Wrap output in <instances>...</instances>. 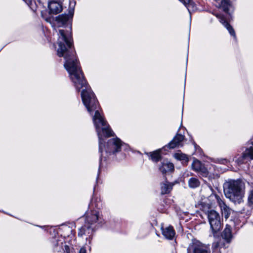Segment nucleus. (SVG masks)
Instances as JSON below:
<instances>
[{
	"label": "nucleus",
	"instance_id": "8",
	"mask_svg": "<svg viewBox=\"0 0 253 253\" xmlns=\"http://www.w3.org/2000/svg\"><path fill=\"white\" fill-rule=\"evenodd\" d=\"M192 169L196 171L201 173V174L206 177L208 174V171L205 166L201 163V162L197 160L194 159L192 164Z\"/></svg>",
	"mask_w": 253,
	"mask_h": 253
},
{
	"label": "nucleus",
	"instance_id": "19",
	"mask_svg": "<svg viewBox=\"0 0 253 253\" xmlns=\"http://www.w3.org/2000/svg\"><path fill=\"white\" fill-rule=\"evenodd\" d=\"M160 151L161 150L159 149L152 152L147 153V154L153 162H157L160 160L161 158Z\"/></svg>",
	"mask_w": 253,
	"mask_h": 253
},
{
	"label": "nucleus",
	"instance_id": "2",
	"mask_svg": "<svg viewBox=\"0 0 253 253\" xmlns=\"http://www.w3.org/2000/svg\"><path fill=\"white\" fill-rule=\"evenodd\" d=\"M224 192L230 201L240 203L244 195L245 185L241 180H229L224 183Z\"/></svg>",
	"mask_w": 253,
	"mask_h": 253
},
{
	"label": "nucleus",
	"instance_id": "10",
	"mask_svg": "<svg viewBox=\"0 0 253 253\" xmlns=\"http://www.w3.org/2000/svg\"><path fill=\"white\" fill-rule=\"evenodd\" d=\"M94 230L95 228L89 226V225H87V224L84 223V225L79 229L78 235L81 237H82L84 235L89 236V240H90V237L92 235Z\"/></svg>",
	"mask_w": 253,
	"mask_h": 253
},
{
	"label": "nucleus",
	"instance_id": "17",
	"mask_svg": "<svg viewBox=\"0 0 253 253\" xmlns=\"http://www.w3.org/2000/svg\"><path fill=\"white\" fill-rule=\"evenodd\" d=\"M182 2L187 7L189 12L195 11L197 9L196 5L193 2L192 0H179Z\"/></svg>",
	"mask_w": 253,
	"mask_h": 253
},
{
	"label": "nucleus",
	"instance_id": "26",
	"mask_svg": "<svg viewBox=\"0 0 253 253\" xmlns=\"http://www.w3.org/2000/svg\"><path fill=\"white\" fill-rule=\"evenodd\" d=\"M24 1H25V2L28 5H30V4H31V2H32V1L31 0H23Z\"/></svg>",
	"mask_w": 253,
	"mask_h": 253
},
{
	"label": "nucleus",
	"instance_id": "21",
	"mask_svg": "<svg viewBox=\"0 0 253 253\" xmlns=\"http://www.w3.org/2000/svg\"><path fill=\"white\" fill-rule=\"evenodd\" d=\"M172 189V185L170 184L164 183L161 184V193L165 194L169 193Z\"/></svg>",
	"mask_w": 253,
	"mask_h": 253
},
{
	"label": "nucleus",
	"instance_id": "3",
	"mask_svg": "<svg viewBox=\"0 0 253 253\" xmlns=\"http://www.w3.org/2000/svg\"><path fill=\"white\" fill-rule=\"evenodd\" d=\"M210 228L213 234L219 232L222 228L220 217L218 212L210 210L207 212Z\"/></svg>",
	"mask_w": 253,
	"mask_h": 253
},
{
	"label": "nucleus",
	"instance_id": "24",
	"mask_svg": "<svg viewBox=\"0 0 253 253\" xmlns=\"http://www.w3.org/2000/svg\"><path fill=\"white\" fill-rule=\"evenodd\" d=\"M63 244V242L60 240L56 241V243L55 244L56 247L60 246Z\"/></svg>",
	"mask_w": 253,
	"mask_h": 253
},
{
	"label": "nucleus",
	"instance_id": "11",
	"mask_svg": "<svg viewBox=\"0 0 253 253\" xmlns=\"http://www.w3.org/2000/svg\"><path fill=\"white\" fill-rule=\"evenodd\" d=\"M184 136L177 133L172 140L166 146H165V148L166 147L170 149H173L180 145L181 142L183 140Z\"/></svg>",
	"mask_w": 253,
	"mask_h": 253
},
{
	"label": "nucleus",
	"instance_id": "20",
	"mask_svg": "<svg viewBox=\"0 0 253 253\" xmlns=\"http://www.w3.org/2000/svg\"><path fill=\"white\" fill-rule=\"evenodd\" d=\"M231 6V3L229 0H222L219 4L218 7L222 9L223 11L227 12Z\"/></svg>",
	"mask_w": 253,
	"mask_h": 253
},
{
	"label": "nucleus",
	"instance_id": "23",
	"mask_svg": "<svg viewBox=\"0 0 253 253\" xmlns=\"http://www.w3.org/2000/svg\"><path fill=\"white\" fill-rule=\"evenodd\" d=\"M248 202L250 205H253V190L251 191L249 195Z\"/></svg>",
	"mask_w": 253,
	"mask_h": 253
},
{
	"label": "nucleus",
	"instance_id": "25",
	"mask_svg": "<svg viewBox=\"0 0 253 253\" xmlns=\"http://www.w3.org/2000/svg\"><path fill=\"white\" fill-rule=\"evenodd\" d=\"M79 253H86L85 249L84 248H82L80 250Z\"/></svg>",
	"mask_w": 253,
	"mask_h": 253
},
{
	"label": "nucleus",
	"instance_id": "4",
	"mask_svg": "<svg viewBox=\"0 0 253 253\" xmlns=\"http://www.w3.org/2000/svg\"><path fill=\"white\" fill-rule=\"evenodd\" d=\"M187 253H211L210 245L202 243L199 241L193 240L187 248Z\"/></svg>",
	"mask_w": 253,
	"mask_h": 253
},
{
	"label": "nucleus",
	"instance_id": "9",
	"mask_svg": "<svg viewBox=\"0 0 253 253\" xmlns=\"http://www.w3.org/2000/svg\"><path fill=\"white\" fill-rule=\"evenodd\" d=\"M49 12L51 14H57L62 10V4L57 0H51L48 5Z\"/></svg>",
	"mask_w": 253,
	"mask_h": 253
},
{
	"label": "nucleus",
	"instance_id": "12",
	"mask_svg": "<svg viewBox=\"0 0 253 253\" xmlns=\"http://www.w3.org/2000/svg\"><path fill=\"white\" fill-rule=\"evenodd\" d=\"M215 16L218 18L221 23L228 30L230 35L236 38L235 32L232 27L225 20L224 17L220 14H215Z\"/></svg>",
	"mask_w": 253,
	"mask_h": 253
},
{
	"label": "nucleus",
	"instance_id": "27",
	"mask_svg": "<svg viewBox=\"0 0 253 253\" xmlns=\"http://www.w3.org/2000/svg\"><path fill=\"white\" fill-rule=\"evenodd\" d=\"M64 248H65V250L66 252V253H69V247L67 246V245H65L64 246Z\"/></svg>",
	"mask_w": 253,
	"mask_h": 253
},
{
	"label": "nucleus",
	"instance_id": "22",
	"mask_svg": "<svg viewBox=\"0 0 253 253\" xmlns=\"http://www.w3.org/2000/svg\"><path fill=\"white\" fill-rule=\"evenodd\" d=\"M189 186L191 188H196L200 185V182L199 180L196 178L192 177L189 179L188 181Z\"/></svg>",
	"mask_w": 253,
	"mask_h": 253
},
{
	"label": "nucleus",
	"instance_id": "14",
	"mask_svg": "<svg viewBox=\"0 0 253 253\" xmlns=\"http://www.w3.org/2000/svg\"><path fill=\"white\" fill-rule=\"evenodd\" d=\"M162 234L167 239L171 240L175 235V231L171 226L161 228Z\"/></svg>",
	"mask_w": 253,
	"mask_h": 253
},
{
	"label": "nucleus",
	"instance_id": "7",
	"mask_svg": "<svg viewBox=\"0 0 253 253\" xmlns=\"http://www.w3.org/2000/svg\"><path fill=\"white\" fill-rule=\"evenodd\" d=\"M215 198L222 215L224 216L225 219L228 218L231 212H233L232 210L226 205L219 196L216 195Z\"/></svg>",
	"mask_w": 253,
	"mask_h": 253
},
{
	"label": "nucleus",
	"instance_id": "6",
	"mask_svg": "<svg viewBox=\"0 0 253 253\" xmlns=\"http://www.w3.org/2000/svg\"><path fill=\"white\" fill-rule=\"evenodd\" d=\"M252 160H253V148L251 147L247 149L242 156L236 160L235 162L239 166H240Z\"/></svg>",
	"mask_w": 253,
	"mask_h": 253
},
{
	"label": "nucleus",
	"instance_id": "13",
	"mask_svg": "<svg viewBox=\"0 0 253 253\" xmlns=\"http://www.w3.org/2000/svg\"><path fill=\"white\" fill-rule=\"evenodd\" d=\"M73 15V12L70 11L68 14H64L58 16L56 18V20L59 24V26H61L66 24L70 18H72Z\"/></svg>",
	"mask_w": 253,
	"mask_h": 253
},
{
	"label": "nucleus",
	"instance_id": "16",
	"mask_svg": "<svg viewBox=\"0 0 253 253\" xmlns=\"http://www.w3.org/2000/svg\"><path fill=\"white\" fill-rule=\"evenodd\" d=\"M160 170L163 173L171 172L174 170V165L170 162H164L160 167Z\"/></svg>",
	"mask_w": 253,
	"mask_h": 253
},
{
	"label": "nucleus",
	"instance_id": "5",
	"mask_svg": "<svg viewBox=\"0 0 253 253\" xmlns=\"http://www.w3.org/2000/svg\"><path fill=\"white\" fill-rule=\"evenodd\" d=\"M101 222L102 218L99 216V212L97 210H90L86 213L85 223L87 225L95 228L97 224Z\"/></svg>",
	"mask_w": 253,
	"mask_h": 253
},
{
	"label": "nucleus",
	"instance_id": "18",
	"mask_svg": "<svg viewBox=\"0 0 253 253\" xmlns=\"http://www.w3.org/2000/svg\"><path fill=\"white\" fill-rule=\"evenodd\" d=\"M173 157L179 161H182V163H185L187 164L189 161V158L187 156L182 153L180 151H178V152L173 154Z\"/></svg>",
	"mask_w": 253,
	"mask_h": 253
},
{
	"label": "nucleus",
	"instance_id": "1",
	"mask_svg": "<svg viewBox=\"0 0 253 253\" xmlns=\"http://www.w3.org/2000/svg\"><path fill=\"white\" fill-rule=\"evenodd\" d=\"M57 52L58 56L64 57V67L68 72L69 77L77 90L79 92L83 89L81 97L88 112L90 114L95 112L92 120L99 139V150L101 153L100 165L103 156V150L107 154H114L121 151L123 143L121 139L116 137L109 140L106 146L103 144V137H109L114 136V133L99 112L98 101L84 79L75 51L73 47H58Z\"/></svg>",
	"mask_w": 253,
	"mask_h": 253
},
{
	"label": "nucleus",
	"instance_id": "15",
	"mask_svg": "<svg viewBox=\"0 0 253 253\" xmlns=\"http://www.w3.org/2000/svg\"><path fill=\"white\" fill-rule=\"evenodd\" d=\"M222 237L226 241V242H230L232 238V234L231 232V227L230 225H226L225 228L222 232Z\"/></svg>",
	"mask_w": 253,
	"mask_h": 253
}]
</instances>
